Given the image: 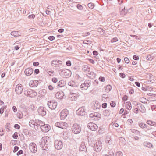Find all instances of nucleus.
<instances>
[{
	"label": "nucleus",
	"instance_id": "1",
	"mask_svg": "<svg viewBox=\"0 0 156 156\" xmlns=\"http://www.w3.org/2000/svg\"><path fill=\"white\" fill-rule=\"evenodd\" d=\"M91 84V80H86L83 83L81 84L80 87L82 90H87Z\"/></svg>",
	"mask_w": 156,
	"mask_h": 156
},
{
	"label": "nucleus",
	"instance_id": "2",
	"mask_svg": "<svg viewBox=\"0 0 156 156\" xmlns=\"http://www.w3.org/2000/svg\"><path fill=\"white\" fill-rule=\"evenodd\" d=\"M24 95L27 97L33 98L37 95V93L31 89H27L24 91Z\"/></svg>",
	"mask_w": 156,
	"mask_h": 156
},
{
	"label": "nucleus",
	"instance_id": "3",
	"mask_svg": "<svg viewBox=\"0 0 156 156\" xmlns=\"http://www.w3.org/2000/svg\"><path fill=\"white\" fill-rule=\"evenodd\" d=\"M71 129L73 133L77 134L80 133L81 128L79 125L77 123H75L72 126Z\"/></svg>",
	"mask_w": 156,
	"mask_h": 156
},
{
	"label": "nucleus",
	"instance_id": "4",
	"mask_svg": "<svg viewBox=\"0 0 156 156\" xmlns=\"http://www.w3.org/2000/svg\"><path fill=\"white\" fill-rule=\"evenodd\" d=\"M102 145L101 142L99 140L97 141L93 146V148L96 152H99L102 149Z\"/></svg>",
	"mask_w": 156,
	"mask_h": 156
},
{
	"label": "nucleus",
	"instance_id": "5",
	"mask_svg": "<svg viewBox=\"0 0 156 156\" xmlns=\"http://www.w3.org/2000/svg\"><path fill=\"white\" fill-rule=\"evenodd\" d=\"M85 107L84 106L80 107L76 111V114L80 116H83L87 114Z\"/></svg>",
	"mask_w": 156,
	"mask_h": 156
},
{
	"label": "nucleus",
	"instance_id": "6",
	"mask_svg": "<svg viewBox=\"0 0 156 156\" xmlns=\"http://www.w3.org/2000/svg\"><path fill=\"white\" fill-rule=\"evenodd\" d=\"M54 146L56 149L60 150L63 147V143L60 140H56L54 141Z\"/></svg>",
	"mask_w": 156,
	"mask_h": 156
},
{
	"label": "nucleus",
	"instance_id": "7",
	"mask_svg": "<svg viewBox=\"0 0 156 156\" xmlns=\"http://www.w3.org/2000/svg\"><path fill=\"white\" fill-rule=\"evenodd\" d=\"M65 78H68L71 75V71L67 69H62L61 73Z\"/></svg>",
	"mask_w": 156,
	"mask_h": 156
},
{
	"label": "nucleus",
	"instance_id": "8",
	"mask_svg": "<svg viewBox=\"0 0 156 156\" xmlns=\"http://www.w3.org/2000/svg\"><path fill=\"white\" fill-rule=\"evenodd\" d=\"M140 132L134 129H131L129 130V135L132 137H134V138L136 140L139 139V137L137 136H135L134 134H138Z\"/></svg>",
	"mask_w": 156,
	"mask_h": 156
},
{
	"label": "nucleus",
	"instance_id": "9",
	"mask_svg": "<svg viewBox=\"0 0 156 156\" xmlns=\"http://www.w3.org/2000/svg\"><path fill=\"white\" fill-rule=\"evenodd\" d=\"M47 105L52 110H54L57 106V103L54 100H52L48 101Z\"/></svg>",
	"mask_w": 156,
	"mask_h": 156
},
{
	"label": "nucleus",
	"instance_id": "10",
	"mask_svg": "<svg viewBox=\"0 0 156 156\" xmlns=\"http://www.w3.org/2000/svg\"><path fill=\"white\" fill-rule=\"evenodd\" d=\"M49 138L48 136H44L42 137L41 140V142H40V147H43L46 145H48V140H49Z\"/></svg>",
	"mask_w": 156,
	"mask_h": 156
},
{
	"label": "nucleus",
	"instance_id": "11",
	"mask_svg": "<svg viewBox=\"0 0 156 156\" xmlns=\"http://www.w3.org/2000/svg\"><path fill=\"white\" fill-rule=\"evenodd\" d=\"M46 110L45 108L42 106H40L37 110L39 115L42 117L45 115L47 113Z\"/></svg>",
	"mask_w": 156,
	"mask_h": 156
},
{
	"label": "nucleus",
	"instance_id": "12",
	"mask_svg": "<svg viewBox=\"0 0 156 156\" xmlns=\"http://www.w3.org/2000/svg\"><path fill=\"white\" fill-rule=\"evenodd\" d=\"M29 148L31 151L33 153H36L37 151V147L36 145L34 142L30 143L29 146Z\"/></svg>",
	"mask_w": 156,
	"mask_h": 156
},
{
	"label": "nucleus",
	"instance_id": "13",
	"mask_svg": "<svg viewBox=\"0 0 156 156\" xmlns=\"http://www.w3.org/2000/svg\"><path fill=\"white\" fill-rule=\"evenodd\" d=\"M68 111L65 109L62 111L60 114V118L61 120L64 119L68 114Z\"/></svg>",
	"mask_w": 156,
	"mask_h": 156
},
{
	"label": "nucleus",
	"instance_id": "14",
	"mask_svg": "<svg viewBox=\"0 0 156 156\" xmlns=\"http://www.w3.org/2000/svg\"><path fill=\"white\" fill-rule=\"evenodd\" d=\"M55 125L57 127L62 129H66L67 127V124L65 122H57L55 123Z\"/></svg>",
	"mask_w": 156,
	"mask_h": 156
},
{
	"label": "nucleus",
	"instance_id": "15",
	"mask_svg": "<svg viewBox=\"0 0 156 156\" xmlns=\"http://www.w3.org/2000/svg\"><path fill=\"white\" fill-rule=\"evenodd\" d=\"M23 87L20 84L17 85L15 87V92L18 94H21L23 91Z\"/></svg>",
	"mask_w": 156,
	"mask_h": 156
},
{
	"label": "nucleus",
	"instance_id": "16",
	"mask_svg": "<svg viewBox=\"0 0 156 156\" xmlns=\"http://www.w3.org/2000/svg\"><path fill=\"white\" fill-rule=\"evenodd\" d=\"M87 127L91 130L95 131L98 128V126L95 124L90 122L87 125Z\"/></svg>",
	"mask_w": 156,
	"mask_h": 156
},
{
	"label": "nucleus",
	"instance_id": "17",
	"mask_svg": "<svg viewBox=\"0 0 156 156\" xmlns=\"http://www.w3.org/2000/svg\"><path fill=\"white\" fill-rule=\"evenodd\" d=\"M89 116L91 118H93L94 117H95V118H93V119L95 120H98L99 119L98 118H101V114L99 113L98 112H94L90 114L89 115Z\"/></svg>",
	"mask_w": 156,
	"mask_h": 156
},
{
	"label": "nucleus",
	"instance_id": "18",
	"mask_svg": "<svg viewBox=\"0 0 156 156\" xmlns=\"http://www.w3.org/2000/svg\"><path fill=\"white\" fill-rule=\"evenodd\" d=\"M50 126L47 124H45V123L42 126L41 129L44 132H47L51 129Z\"/></svg>",
	"mask_w": 156,
	"mask_h": 156
},
{
	"label": "nucleus",
	"instance_id": "19",
	"mask_svg": "<svg viewBox=\"0 0 156 156\" xmlns=\"http://www.w3.org/2000/svg\"><path fill=\"white\" fill-rule=\"evenodd\" d=\"M52 66L56 67L60 66L62 64V62L61 60H53L51 62Z\"/></svg>",
	"mask_w": 156,
	"mask_h": 156
},
{
	"label": "nucleus",
	"instance_id": "20",
	"mask_svg": "<svg viewBox=\"0 0 156 156\" xmlns=\"http://www.w3.org/2000/svg\"><path fill=\"white\" fill-rule=\"evenodd\" d=\"M33 72V69L31 67H29L26 69L24 71V73L25 75L27 76L30 75Z\"/></svg>",
	"mask_w": 156,
	"mask_h": 156
},
{
	"label": "nucleus",
	"instance_id": "21",
	"mask_svg": "<svg viewBox=\"0 0 156 156\" xmlns=\"http://www.w3.org/2000/svg\"><path fill=\"white\" fill-rule=\"evenodd\" d=\"M87 139L89 145L92 147L93 146V145H94L96 142V141L94 140V138L93 137H90L88 136Z\"/></svg>",
	"mask_w": 156,
	"mask_h": 156
},
{
	"label": "nucleus",
	"instance_id": "22",
	"mask_svg": "<svg viewBox=\"0 0 156 156\" xmlns=\"http://www.w3.org/2000/svg\"><path fill=\"white\" fill-rule=\"evenodd\" d=\"M44 123V122L39 120H36V126L37 128V129H39V127L40 129L42 127V126Z\"/></svg>",
	"mask_w": 156,
	"mask_h": 156
},
{
	"label": "nucleus",
	"instance_id": "23",
	"mask_svg": "<svg viewBox=\"0 0 156 156\" xmlns=\"http://www.w3.org/2000/svg\"><path fill=\"white\" fill-rule=\"evenodd\" d=\"M68 85L69 86L73 87H76L79 86V84L77 82L72 80L68 83Z\"/></svg>",
	"mask_w": 156,
	"mask_h": 156
},
{
	"label": "nucleus",
	"instance_id": "24",
	"mask_svg": "<svg viewBox=\"0 0 156 156\" xmlns=\"http://www.w3.org/2000/svg\"><path fill=\"white\" fill-rule=\"evenodd\" d=\"M65 84V81L64 80H61L58 82L57 84V88H58L59 87H64Z\"/></svg>",
	"mask_w": 156,
	"mask_h": 156
},
{
	"label": "nucleus",
	"instance_id": "25",
	"mask_svg": "<svg viewBox=\"0 0 156 156\" xmlns=\"http://www.w3.org/2000/svg\"><path fill=\"white\" fill-rule=\"evenodd\" d=\"M80 151L86 152L87 151V148L84 142H82L80 144V147L79 148Z\"/></svg>",
	"mask_w": 156,
	"mask_h": 156
},
{
	"label": "nucleus",
	"instance_id": "26",
	"mask_svg": "<svg viewBox=\"0 0 156 156\" xmlns=\"http://www.w3.org/2000/svg\"><path fill=\"white\" fill-rule=\"evenodd\" d=\"M82 70L84 72H88L90 70V68L87 65H84L83 66Z\"/></svg>",
	"mask_w": 156,
	"mask_h": 156
},
{
	"label": "nucleus",
	"instance_id": "27",
	"mask_svg": "<svg viewBox=\"0 0 156 156\" xmlns=\"http://www.w3.org/2000/svg\"><path fill=\"white\" fill-rule=\"evenodd\" d=\"M143 144L144 146L147 147L149 148H152L153 147V145L151 143L149 142H144Z\"/></svg>",
	"mask_w": 156,
	"mask_h": 156
},
{
	"label": "nucleus",
	"instance_id": "28",
	"mask_svg": "<svg viewBox=\"0 0 156 156\" xmlns=\"http://www.w3.org/2000/svg\"><path fill=\"white\" fill-rule=\"evenodd\" d=\"M137 105L140 107V108H139L140 111L142 113H145L146 110L144 106L141 104H137Z\"/></svg>",
	"mask_w": 156,
	"mask_h": 156
},
{
	"label": "nucleus",
	"instance_id": "29",
	"mask_svg": "<svg viewBox=\"0 0 156 156\" xmlns=\"http://www.w3.org/2000/svg\"><path fill=\"white\" fill-rule=\"evenodd\" d=\"M64 94L63 92H57L56 93L55 95L57 98H62L63 97V95Z\"/></svg>",
	"mask_w": 156,
	"mask_h": 156
},
{
	"label": "nucleus",
	"instance_id": "30",
	"mask_svg": "<svg viewBox=\"0 0 156 156\" xmlns=\"http://www.w3.org/2000/svg\"><path fill=\"white\" fill-rule=\"evenodd\" d=\"M47 91L45 89H42L39 92V94L41 96H44L46 94Z\"/></svg>",
	"mask_w": 156,
	"mask_h": 156
},
{
	"label": "nucleus",
	"instance_id": "31",
	"mask_svg": "<svg viewBox=\"0 0 156 156\" xmlns=\"http://www.w3.org/2000/svg\"><path fill=\"white\" fill-rule=\"evenodd\" d=\"M138 125L139 127L142 128H147L148 126L144 122H139Z\"/></svg>",
	"mask_w": 156,
	"mask_h": 156
},
{
	"label": "nucleus",
	"instance_id": "32",
	"mask_svg": "<svg viewBox=\"0 0 156 156\" xmlns=\"http://www.w3.org/2000/svg\"><path fill=\"white\" fill-rule=\"evenodd\" d=\"M147 123L151 126L156 127V122L150 120H148L147 122Z\"/></svg>",
	"mask_w": 156,
	"mask_h": 156
},
{
	"label": "nucleus",
	"instance_id": "33",
	"mask_svg": "<svg viewBox=\"0 0 156 156\" xmlns=\"http://www.w3.org/2000/svg\"><path fill=\"white\" fill-rule=\"evenodd\" d=\"M36 121L35 122L33 120H30L29 122V125L31 127H33L34 126V128L36 129Z\"/></svg>",
	"mask_w": 156,
	"mask_h": 156
},
{
	"label": "nucleus",
	"instance_id": "34",
	"mask_svg": "<svg viewBox=\"0 0 156 156\" xmlns=\"http://www.w3.org/2000/svg\"><path fill=\"white\" fill-rule=\"evenodd\" d=\"M11 35L14 37H17L20 35L19 32L17 31H12L11 33Z\"/></svg>",
	"mask_w": 156,
	"mask_h": 156
},
{
	"label": "nucleus",
	"instance_id": "35",
	"mask_svg": "<svg viewBox=\"0 0 156 156\" xmlns=\"http://www.w3.org/2000/svg\"><path fill=\"white\" fill-rule=\"evenodd\" d=\"M38 83V82L37 80H34L32 83H31V86L32 87H36Z\"/></svg>",
	"mask_w": 156,
	"mask_h": 156
},
{
	"label": "nucleus",
	"instance_id": "36",
	"mask_svg": "<svg viewBox=\"0 0 156 156\" xmlns=\"http://www.w3.org/2000/svg\"><path fill=\"white\" fill-rule=\"evenodd\" d=\"M112 88V86L110 85H107L106 87V88L105 89V90L106 92L107 93L109 92L110 91H111Z\"/></svg>",
	"mask_w": 156,
	"mask_h": 156
},
{
	"label": "nucleus",
	"instance_id": "37",
	"mask_svg": "<svg viewBox=\"0 0 156 156\" xmlns=\"http://www.w3.org/2000/svg\"><path fill=\"white\" fill-rule=\"evenodd\" d=\"M120 14L122 15H126L125 7L124 8L121 9V8H119Z\"/></svg>",
	"mask_w": 156,
	"mask_h": 156
},
{
	"label": "nucleus",
	"instance_id": "38",
	"mask_svg": "<svg viewBox=\"0 0 156 156\" xmlns=\"http://www.w3.org/2000/svg\"><path fill=\"white\" fill-rule=\"evenodd\" d=\"M127 102L125 104V111L123 114H122L121 116L122 117H123V118H126V115L127 114V110L126 109V108H127Z\"/></svg>",
	"mask_w": 156,
	"mask_h": 156
},
{
	"label": "nucleus",
	"instance_id": "39",
	"mask_svg": "<svg viewBox=\"0 0 156 156\" xmlns=\"http://www.w3.org/2000/svg\"><path fill=\"white\" fill-rule=\"evenodd\" d=\"M110 114V111L109 109H106L104 112V115L106 116H109Z\"/></svg>",
	"mask_w": 156,
	"mask_h": 156
},
{
	"label": "nucleus",
	"instance_id": "40",
	"mask_svg": "<svg viewBox=\"0 0 156 156\" xmlns=\"http://www.w3.org/2000/svg\"><path fill=\"white\" fill-rule=\"evenodd\" d=\"M127 89H128L129 93V94H132L134 93V90L133 88L130 87H129L127 88Z\"/></svg>",
	"mask_w": 156,
	"mask_h": 156
},
{
	"label": "nucleus",
	"instance_id": "41",
	"mask_svg": "<svg viewBox=\"0 0 156 156\" xmlns=\"http://www.w3.org/2000/svg\"><path fill=\"white\" fill-rule=\"evenodd\" d=\"M92 84L93 86H97L98 84V80H96L94 81H91Z\"/></svg>",
	"mask_w": 156,
	"mask_h": 156
},
{
	"label": "nucleus",
	"instance_id": "42",
	"mask_svg": "<svg viewBox=\"0 0 156 156\" xmlns=\"http://www.w3.org/2000/svg\"><path fill=\"white\" fill-rule=\"evenodd\" d=\"M88 6L90 9H93L95 6L94 4L91 2L89 3L87 5Z\"/></svg>",
	"mask_w": 156,
	"mask_h": 156
},
{
	"label": "nucleus",
	"instance_id": "43",
	"mask_svg": "<svg viewBox=\"0 0 156 156\" xmlns=\"http://www.w3.org/2000/svg\"><path fill=\"white\" fill-rule=\"evenodd\" d=\"M17 116L19 119H21L23 118V114L21 112H18L17 114Z\"/></svg>",
	"mask_w": 156,
	"mask_h": 156
},
{
	"label": "nucleus",
	"instance_id": "44",
	"mask_svg": "<svg viewBox=\"0 0 156 156\" xmlns=\"http://www.w3.org/2000/svg\"><path fill=\"white\" fill-rule=\"evenodd\" d=\"M132 108L131 104L129 101H127V110H130Z\"/></svg>",
	"mask_w": 156,
	"mask_h": 156
},
{
	"label": "nucleus",
	"instance_id": "45",
	"mask_svg": "<svg viewBox=\"0 0 156 156\" xmlns=\"http://www.w3.org/2000/svg\"><path fill=\"white\" fill-rule=\"evenodd\" d=\"M6 108V106H4L0 108V113L1 114H2L3 113V112H4V109L5 108Z\"/></svg>",
	"mask_w": 156,
	"mask_h": 156
},
{
	"label": "nucleus",
	"instance_id": "46",
	"mask_svg": "<svg viewBox=\"0 0 156 156\" xmlns=\"http://www.w3.org/2000/svg\"><path fill=\"white\" fill-rule=\"evenodd\" d=\"M140 102L142 103L147 104V101H146V99L144 98H142L140 99Z\"/></svg>",
	"mask_w": 156,
	"mask_h": 156
},
{
	"label": "nucleus",
	"instance_id": "47",
	"mask_svg": "<svg viewBox=\"0 0 156 156\" xmlns=\"http://www.w3.org/2000/svg\"><path fill=\"white\" fill-rule=\"evenodd\" d=\"M48 145H46V146H44L43 147H41L42 148V150H45L46 151H49V149L48 147Z\"/></svg>",
	"mask_w": 156,
	"mask_h": 156
},
{
	"label": "nucleus",
	"instance_id": "48",
	"mask_svg": "<svg viewBox=\"0 0 156 156\" xmlns=\"http://www.w3.org/2000/svg\"><path fill=\"white\" fill-rule=\"evenodd\" d=\"M146 59L148 60L151 61L153 59V57L151 55H148L146 57Z\"/></svg>",
	"mask_w": 156,
	"mask_h": 156
},
{
	"label": "nucleus",
	"instance_id": "49",
	"mask_svg": "<svg viewBox=\"0 0 156 156\" xmlns=\"http://www.w3.org/2000/svg\"><path fill=\"white\" fill-rule=\"evenodd\" d=\"M77 8L80 10H82L83 9V6L80 4H77L76 5Z\"/></svg>",
	"mask_w": 156,
	"mask_h": 156
},
{
	"label": "nucleus",
	"instance_id": "50",
	"mask_svg": "<svg viewBox=\"0 0 156 156\" xmlns=\"http://www.w3.org/2000/svg\"><path fill=\"white\" fill-rule=\"evenodd\" d=\"M18 137V133L16 132H15L14 134L12 135V137L14 139H17Z\"/></svg>",
	"mask_w": 156,
	"mask_h": 156
},
{
	"label": "nucleus",
	"instance_id": "51",
	"mask_svg": "<svg viewBox=\"0 0 156 156\" xmlns=\"http://www.w3.org/2000/svg\"><path fill=\"white\" fill-rule=\"evenodd\" d=\"M35 17V15L34 14H32L29 15L28 16V18L30 19H33Z\"/></svg>",
	"mask_w": 156,
	"mask_h": 156
},
{
	"label": "nucleus",
	"instance_id": "52",
	"mask_svg": "<svg viewBox=\"0 0 156 156\" xmlns=\"http://www.w3.org/2000/svg\"><path fill=\"white\" fill-rule=\"evenodd\" d=\"M110 105L112 107H114L116 105V103L115 101H111L110 103Z\"/></svg>",
	"mask_w": 156,
	"mask_h": 156
},
{
	"label": "nucleus",
	"instance_id": "53",
	"mask_svg": "<svg viewBox=\"0 0 156 156\" xmlns=\"http://www.w3.org/2000/svg\"><path fill=\"white\" fill-rule=\"evenodd\" d=\"M48 74L51 76H53L54 75V71H49L48 72Z\"/></svg>",
	"mask_w": 156,
	"mask_h": 156
},
{
	"label": "nucleus",
	"instance_id": "54",
	"mask_svg": "<svg viewBox=\"0 0 156 156\" xmlns=\"http://www.w3.org/2000/svg\"><path fill=\"white\" fill-rule=\"evenodd\" d=\"M30 108L32 109L33 111H34L36 110V108L33 104H31L30 106Z\"/></svg>",
	"mask_w": 156,
	"mask_h": 156
},
{
	"label": "nucleus",
	"instance_id": "55",
	"mask_svg": "<svg viewBox=\"0 0 156 156\" xmlns=\"http://www.w3.org/2000/svg\"><path fill=\"white\" fill-rule=\"evenodd\" d=\"M66 65L69 66H70L71 65V62L70 60H68L66 62Z\"/></svg>",
	"mask_w": 156,
	"mask_h": 156
},
{
	"label": "nucleus",
	"instance_id": "56",
	"mask_svg": "<svg viewBox=\"0 0 156 156\" xmlns=\"http://www.w3.org/2000/svg\"><path fill=\"white\" fill-rule=\"evenodd\" d=\"M19 147L17 146H15L14 147V148L13 150V152L14 153H15L17 151L19 150Z\"/></svg>",
	"mask_w": 156,
	"mask_h": 156
},
{
	"label": "nucleus",
	"instance_id": "57",
	"mask_svg": "<svg viewBox=\"0 0 156 156\" xmlns=\"http://www.w3.org/2000/svg\"><path fill=\"white\" fill-rule=\"evenodd\" d=\"M48 39L50 41H53L55 39V37L53 36H50L48 37Z\"/></svg>",
	"mask_w": 156,
	"mask_h": 156
},
{
	"label": "nucleus",
	"instance_id": "58",
	"mask_svg": "<svg viewBox=\"0 0 156 156\" xmlns=\"http://www.w3.org/2000/svg\"><path fill=\"white\" fill-rule=\"evenodd\" d=\"M118 41V39L116 37H115L113 38L111 40V42L112 43H113L114 42H116Z\"/></svg>",
	"mask_w": 156,
	"mask_h": 156
},
{
	"label": "nucleus",
	"instance_id": "59",
	"mask_svg": "<svg viewBox=\"0 0 156 156\" xmlns=\"http://www.w3.org/2000/svg\"><path fill=\"white\" fill-rule=\"evenodd\" d=\"M14 127L16 129H19L20 128V125L18 124H15L14 126Z\"/></svg>",
	"mask_w": 156,
	"mask_h": 156
},
{
	"label": "nucleus",
	"instance_id": "60",
	"mask_svg": "<svg viewBox=\"0 0 156 156\" xmlns=\"http://www.w3.org/2000/svg\"><path fill=\"white\" fill-rule=\"evenodd\" d=\"M52 81L54 83H56L58 81V80L57 78L55 77H53L52 78Z\"/></svg>",
	"mask_w": 156,
	"mask_h": 156
},
{
	"label": "nucleus",
	"instance_id": "61",
	"mask_svg": "<svg viewBox=\"0 0 156 156\" xmlns=\"http://www.w3.org/2000/svg\"><path fill=\"white\" fill-rule=\"evenodd\" d=\"M99 80L101 82H104L105 80V78L104 77L100 76L99 78Z\"/></svg>",
	"mask_w": 156,
	"mask_h": 156
},
{
	"label": "nucleus",
	"instance_id": "62",
	"mask_svg": "<svg viewBox=\"0 0 156 156\" xmlns=\"http://www.w3.org/2000/svg\"><path fill=\"white\" fill-rule=\"evenodd\" d=\"M23 153V151L22 150H21L19 151L16 154V155L17 156H19L20 154H21Z\"/></svg>",
	"mask_w": 156,
	"mask_h": 156
},
{
	"label": "nucleus",
	"instance_id": "63",
	"mask_svg": "<svg viewBox=\"0 0 156 156\" xmlns=\"http://www.w3.org/2000/svg\"><path fill=\"white\" fill-rule=\"evenodd\" d=\"M122 153L120 151H118L116 153V156H122Z\"/></svg>",
	"mask_w": 156,
	"mask_h": 156
},
{
	"label": "nucleus",
	"instance_id": "64",
	"mask_svg": "<svg viewBox=\"0 0 156 156\" xmlns=\"http://www.w3.org/2000/svg\"><path fill=\"white\" fill-rule=\"evenodd\" d=\"M119 76L120 77L122 78L125 77L126 75L123 73H119Z\"/></svg>",
	"mask_w": 156,
	"mask_h": 156
}]
</instances>
